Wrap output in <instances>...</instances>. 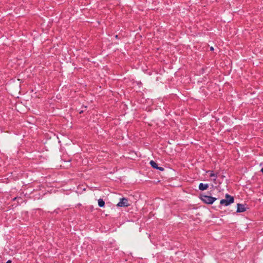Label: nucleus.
I'll return each instance as SVG.
<instances>
[{"mask_svg": "<svg viewBox=\"0 0 263 263\" xmlns=\"http://www.w3.org/2000/svg\"><path fill=\"white\" fill-rule=\"evenodd\" d=\"M234 198L230 196L229 194H226V199H221L220 201V204L221 205H224L225 206H228L230 205L231 203L234 202Z\"/></svg>", "mask_w": 263, "mask_h": 263, "instance_id": "f257e3e1", "label": "nucleus"}, {"mask_svg": "<svg viewBox=\"0 0 263 263\" xmlns=\"http://www.w3.org/2000/svg\"><path fill=\"white\" fill-rule=\"evenodd\" d=\"M200 199L203 202L206 204H212L217 200V198L215 197H213L205 195H201Z\"/></svg>", "mask_w": 263, "mask_h": 263, "instance_id": "f03ea898", "label": "nucleus"}, {"mask_svg": "<svg viewBox=\"0 0 263 263\" xmlns=\"http://www.w3.org/2000/svg\"><path fill=\"white\" fill-rule=\"evenodd\" d=\"M128 199L126 198H122L120 199V201L117 204V206L120 207H127L129 206Z\"/></svg>", "mask_w": 263, "mask_h": 263, "instance_id": "7ed1b4c3", "label": "nucleus"}, {"mask_svg": "<svg viewBox=\"0 0 263 263\" xmlns=\"http://www.w3.org/2000/svg\"><path fill=\"white\" fill-rule=\"evenodd\" d=\"M246 210V208L245 207V205L242 204L238 203L237 204V212L241 213L243 212Z\"/></svg>", "mask_w": 263, "mask_h": 263, "instance_id": "20e7f679", "label": "nucleus"}, {"mask_svg": "<svg viewBox=\"0 0 263 263\" xmlns=\"http://www.w3.org/2000/svg\"><path fill=\"white\" fill-rule=\"evenodd\" d=\"M209 187L208 184H203L200 183L199 185V189L201 191H204L206 190Z\"/></svg>", "mask_w": 263, "mask_h": 263, "instance_id": "39448f33", "label": "nucleus"}, {"mask_svg": "<svg viewBox=\"0 0 263 263\" xmlns=\"http://www.w3.org/2000/svg\"><path fill=\"white\" fill-rule=\"evenodd\" d=\"M207 173H210V176L211 177H213V181L215 182L216 178L217 177V173H214L213 171H209Z\"/></svg>", "mask_w": 263, "mask_h": 263, "instance_id": "423d86ee", "label": "nucleus"}, {"mask_svg": "<svg viewBox=\"0 0 263 263\" xmlns=\"http://www.w3.org/2000/svg\"><path fill=\"white\" fill-rule=\"evenodd\" d=\"M150 164L151 165V166L154 168H156L157 169V167H158L157 164L156 162H155L153 160H151L149 162Z\"/></svg>", "mask_w": 263, "mask_h": 263, "instance_id": "0eeeda50", "label": "nucleus"}, {"mask_svg": "<svg viewBox=\"0 0 263 263\" xmlns=\"http://www.w3.org/2000/svg\"><path fill=\"white\" fill-rule=\"evenodd\" d=\"M105 202L102 199H99L98 200V205L100 207H103L104 206Z\"/></svg>", "mask_w": 263, "mask_h": 263, "instance_id": "6e6552de", "label": "nucleus"}, {"mask_svg": "<svg viewBox=\"0 0 263 263\" xmlns=\"http://www.w3.org/2000/svg\"><path fill=\"white\" fill-rule=\"evenodd\" d=\"M157 169L158 170L161 171H164V168L162 167H159L158 166Z\"/></svg>", "mask_w": 263, "mask_h": 263, "instance_id": "1a4fd4ad", "label": "nucleus"}, {"mask_svg": "<svg viewBox=\"0 0 263 263\" xmlns=\"http://www.w3.org/2000/svg\"><path fill=\"white\" fill-rule=\"evenodd\" d=\"M210 50H211V51H213V50H214V48H213V47H210Z\"/></svg>", "mask_w": 263, "mask_h": 263, "instance_id": "9d476101", "label": "nucleus"}, {"mask_svg": "<svg viewBox=\"0 0 263 263\" xmlns=\"http://www.w3.org/2000/svg\"><path fill=\"white\" fill-rule=\"evenodd\" d=\"M6 263H11V260H8Z\"/></svg>", "mask_w": 263, "mask_h": 263, "instance_id": "9b49d317", "label": "nucleus"}, {"mask_svg": "<svg viewBox=\"0 0 263 263\" xmlns=\"http://www.w3.org/2000/svg\"><path fill=\"white\" fill-rule=\"evenodd\" d=\"M83 112V110H81V111H80V114H81Z\"/></svg>", "mask_w": 263, "mask_h": 263, "instance_id": "f8f14e48", "label": "nucleus"}, {"mask_svg": "<svg viewBox=\"0 0 263 263\" xmlns=\"http://www.w3.org/2000/svg\"><path fill=\"white\" fill-rule=\"evenodd\" d=\"M261 172L263 173V168L261 170Z\"/></svg>", "mask_w": 263, "mask_h": 263, "instance_id": "ddd939ff", "label": "nucleus"}, {"mask_svg": "<svg viewBox=\"0 0 263 263\" xmlns=\"http://www.w3.org/2000/svg\"><path fill=\"white\" fill-rule=\"evenodd\" d=\"M17 198L16 197H15L14 199H13V200H15Z\"/></svg>", "mask_w": 263, "mask_h": 263, "instance_id": "4468645a", "label": "nucleus"}, {"mask_svg": "<svg viewBox=\"0 0 263 263\" xmlns=\"http://www.w3.org/2000/svg\"><path fill=\"white\" fill-rule=\"evenodd\" d=\"M116 37L117 38L118 37V35H116Z\"/></svg>", "mask_w": 263, "mask_h": 263, "instance_id": "2eb2a0df", "label": "nucleus"}]
</instances>
